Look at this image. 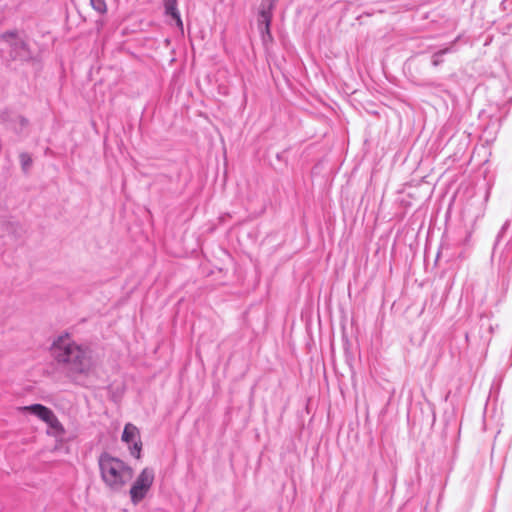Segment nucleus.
Listing matches in <instances>:
<instances>
[{
	"label": "nucleus",
	"mask_w": 512,
	"mask_h": 512,
	"mask_svg": "<svg viewBox=\"0 0 512 512\" xmlns=\"http://www.w3.org/2000/svg\"><path fill=\"white\" fill-rule=\"evenodd\" d=\"M50 350L56 363L73 380L89 376L95 369L96 361L92 350L88 346L75 342L69 334L58 336Z\"/></svg>",
	"instance_id": "nucleus-1"
},
{
	"label": "nucleus",
	"mask_w": 512,
	"mask_h": 512,
	"mask_svg": "<svg viewBox=\"0 0 512 512\" xmlns=\"http://www.w3.org/2000/svg\"><path fill=\"white\" fill-rule=\"evenodd\" d=\"M98 466L103 483L113 492L122 491L133 478V469L109 453H102L99 456Z\"/></svg>",
	"instance_id": "nucleus-2"
},
{
	"label": "nucleus",
	"mask_w": 512,
	"mask_h": 512,
	"mask_svg": "<svg viewBox=\"0 0 512 512\" xmlns=\"http://www.w3.org/2000/svg\"><path fill=\"white\" fill-rule=\"evenodd\" d=\"M23 412H29L36 416L48 425L47 433L55 438H62L65 434V429L61 422L58 420L55 413L48 407L42 404H32L19 408Z\"/></svg>",
	"instance_id": "nucleus-3"
},
{
	"label": "nucleus",
	"mask_w": 512,
	"mask_h": 512,
	"mask_svg": "<svg viewBox=\"0 0 512 512\" xmlns=\"http://www.w3.org/2000/svg\"><path fill=\"white\" fill-rule=\"evenodd\" d=\"M154 471L151 468H144L132 484L129 494L132 503L138 504L147 495L154 482Z\"/></svg>",
	"instance_id": "nucleus-4"
},
{
	"label": "nucleus",
	"mask_w": 512,
	"mask_h": 512,
	"mask_svg": "<svg viewBox=\"0 0 512 512\" xmlns=\"http://www.w3.org/2000/svg\"><path fill=\"white\" fill-rule=\"evenodd\" d=\"M0 40L4 41L10 47V56L12 59L27 60L31 57L26 42L15 33H4L0 36Z\"/></svg>",
	"instance_id": "nucleus-5"
},
{
	"label": "nucleus",
	"mask_w": 512,
	"mask_h": 512,
	"mask_svg": "<svg viewBox=\"0 0 512 512\" xmlns=\"http://www.w3.org/2000/svg\"><path fill=\"white\" fill-rule=\"evenodd\" d=\"M122 441L128 444L133 443V446L129 447L130 453L136 458H140L142 443L139 440V430L135 425L131 423L125 425L122 433Z\"/></svg>",
	"instance_id": "nucleus-6"
},
{
	"label": "nucleus",
	"mask_w": 512,
	"mask_h": 512,
	"mask_svg": "<svg viewBox=\"0 0 512 512\" xmlns=\"http://www.w3.org/2000/svg\"><path fill=\"white\" fill-rule=\"evenodd\" d=\"M24 233L25 229L19 221L13 218L0 220V236L17 239L22 237Z\"/></svg>",
	"instance_id": "nucleus-7"
},
{
	"label": "nucleus",
	"mask_w": 512,
	"mask_h": 512,
	"mask_svg": "<svg viewBox=\"0 0 512 512\" xmlns=\"http://www.w3.org/2000/svg\"><path fill=\"white\" fill-rule=\"evenodd\" d=\"M3 123L8 130L16 134H22L28 126V120L16 113H5L2 116Z\"/></svg>",
	"instance_id": "nucleus-8"
},
{
	"label": "nucleus",
	"mask_w": 512,
	"mask_h": 512,
	"mask_svg": "<svg viewBox=\"0 0 512 512\" xmlns=\"http://www.w3.org/2000/svg\"><path fill=\"white\" fill-rule=\"evenodd\" d=\"M166 14L170 15L175 21L177 26L182 27V20L177 9V0H163Z\"/></svg>",
	"instance_id": "nucleus-9"
},
{
	"label": "nucleus",
	"mask_w": 512,
	"mask_h": 512,
	"mask_svg": "<svg viewBox=\"0 0 512 512\" xmlns=\"http://www.w3.org/2000/svg\"><path fill=\"white\" fill-rule=\"evenodd\" d=\"M272 17L269 15H260L258 18V26L259 30L264 34L266 33L268 37H270V23Z\"/></svg>",
	"instance_id": "nucleus-10"
},
{
	"label": "nucleus",
	"mask_w": 512,
	"mask_h": 512,
	"mask_svg": "<svg viewBox=\"0 0 512 512\" xmlns=\"http://www.w3.org/2000/svg\"><path fill=\"white\" fill-rule=\"evenodd\" d=\"M278 0H262L259 8L260 15H269L272 17V11Z\"/></svg>",
	"instance_id": "nucleus-11"
},
{
	"label": "nucleus",
	"mask_w": 512,
	"mask_h": 512,
	"mask_svg": "<svg viewBox=\"0 0 512 512\" xmlns=\"http://www.w3.org/2000/svg\"><path fill=\"white\" fill-rule=\"evenodd\" d=\"M92 7L99 13L106 12V3L104 0H90Z\"/></svg>",
	"instance_id": "nucleus-12"
},
{
	"label": "nucleus",
	"mask_w": 512,
	"mask_h": 512,
	"mask_svg": "<svg viewBox=\"0 0 512 512\" xmlns=\"http://www.w3.org/2000/svg\"><path fill=\"white\" fill-rule=\"evenodd\" d=\"M20 161L24 170L28 169L32 163V159L27 153L20 155Z\"/></svg>",
	"instance_id": "nucleus-13"
},
{
	"label": "nucleus",
	"mask_w": 512,
	"mask_h": 512,
	"mask_svg": "<svg viewBox=\"0 0 512 512\" xmlns=\"http://www.w3.org/2000/svg\"><path fill=\"white\" fill-rule=\"evenodd\" d=\"M447 51H448V50H447V49H445V50H441V51H439V52L435 53V54L433 55V57H432V64H433L434 66H438V65L441 63V61H442V60H441V56H442L443 54H445Z\"/></svg>",
	"instance_id": "nucleus-14"
}]
</instances>
